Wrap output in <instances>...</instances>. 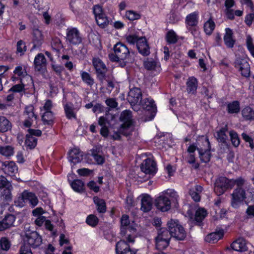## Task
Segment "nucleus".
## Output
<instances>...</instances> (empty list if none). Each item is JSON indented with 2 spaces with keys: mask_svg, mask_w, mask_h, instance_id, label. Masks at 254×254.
Returning a JSON list of instances; mask_svg holds the SVG:
<instances>
[{
  "mask_svg": "<svg viewBox=\"0 0 254 254\" xmlns=\"http://www.w3.org/2000/svg\"><path fill=\"white\" fill-rule=\"evenodd\" d=\"M230 180L225 177H220L216 179L214 190L217 195L223 194L228 189H230Z\"/></svg>",
  "mask_w": 254,
  "mask_h": 254,
  "instance_id": "nucleus-6",
  "label": "nucleus"
},
{
  "mask_svg": "<svg viewBox=\"0 0 254 254\" xmlns=\"http://www.w3.org/2000/svg\"><path fill=\"white\" fill-rule=\"evenodd\" d=\"M25 236V241L33 248L39 247L42 244V238L36 231H27Z\"/></svg>",
  "mask_w": 254,
  "mask_h": 254,
  "instance_id": "nucleus-11",
  "label": "nucleus"
},
{
  "mask_svg": "<svg viewBox=\"0 0 254 254\" xmlns=\"http://www.w3.org/2000/svg\"><path fill=\"white\" fill-rule=\"evenodd\" d=\"M15 217L11 214L6 215L0 221V231H4L13 226Z\"/></svg>",
  "mask_w": 254,
  "mask_h": 254,
  "instance_id": "nucleus-21",
  "label": "nucleus"
},
{
  "mask_svg": "<svg viewBox=\"0 0 254 254\" xmlns=\"http://www.w3.org/2000/svg\"><path fill=\"white\" fill-rule=\"evenodd\" d=\"M229 135L232 145L237 147L240 144V139L238 134L234 130H231L229 132Z\"/></svg>",
  "mask_w": 254,
  "mask_h": 254,
  "instance_id": "nucleus-47",
  "label": "nucleus"
},
{
  "mask_svg": "<svg viewBox=\"0 0 254 254\" xmlns=\"http://www.w3.org/2000/svg\"><path fill=\"white\" fill-rule=\"evenodd\" d=\"M95 19L97 25L102 28H105L109 23V20L105 13L97 16Z\"/></svg>",
  "mask_w": 254,
  "mask_h": 254,
  "instance_id": "nucleus-38",
  "label": "nucleus"
},
{
  "mask_svg": "<svg viewBox=\"0 0 254 254\" xmlns=\"http://www.w3.org/2000/svg\"><path fill=\"white\" fill-rule=\"evenodd\" d=\"M11 244L6 237H2L0 240V248L1 251H7L10 248Z\"/></svg>",
  "mask_w": 254,
  "mask_h": 254,
  "instance_id": "nucleus-53",
  "label": "nucleus"
},
{
  "mask_svg": "<svg viewBox=\"0 0 254 254\" xmlns=\"http://www.w3.org/2000/svg\"><path fill=\"white\" fill-rule=\"evenodd\" d=\"M155 206L162 212L168 211L171 208V201L165 194H162L155 199Z\"/></svg>",
  "mask_w": 254,
  "mask_h": 254,
  "instance_id": "nucleus-15",
  "label": "nucleus"
},
{
  "mask_svg": "<svg viewBox=\"0 0 254 254\" xmlns=\"http://www.w3.org/2000/svg\"><path fill=\"white\" fill-rule=\"evenodd\" d=\"M187 161L190 164L192 165L194 169H197L199 167V164L195 163V158L193 154H190L187 158Z\"/></svg>",
  "mask_w": 254,
  "mask_h": 254,
  "instance_id": "nucleus-60",
  "label": "nucleus"
},
{
  "mask_svg": "<svg viewBox=\"0 0 254 254\" xmlns=\"http://www.w3.org/2000/svg\"><path fill=\"white\" fill-rule=\"evenodd\" d=\"M215 27L214 22L210 18L204 24V31L205 33L208 35H210Z\"/></svg>",
  "mask_w": 254,
  "mask_h": 254,
  "instance_id": "nucleus-40",
  "label": "nucleus"
},
{
  "mask_svg": "<svg viewBox=\"0 0 254 254\" xmlns=\"http://www.w3.org/2000/svg\"><path fill=\"white\" fill-rule=\"evenodd\" d=\"M94 202L96 205L97 210L99 213H105L106 211V203L103 199H100L97 196L94 197Z\"/></svg>",
  "mask_w": 254,
  "mask_h": 254,
  "instance_id": "nucleus-36",
  "label": "nucleus"
},
{
  "mask_svg": "<svg viewBox=\"0 0 254 254\" xmlns=\"http://www.w3.org/2000/svg\"><path fill=\"white\" fill-rule=\"evenodd\" d=\"M228 131V127L226 125L216 132V137L219 142L226 143L228 140V136L226 132Z\"/></svg>",
  "mask_w": 254,
  "mask_h": 254,
  "instance_id": "nucleus-33",
  "label": "nucleus"
},
{
  "mask_svg": "<svg viewBox=\"0 0 254 254\" xmlns=\"http://www.w3.org/2000/svg\"><path fill=\"white\" fill-rule=\"evenodd\" d=\"M167 225L168 230L171 237L179 241L185 239L186 233L184 228L179 224L178 220L172 219L168 222Z\"/></svg>",
  "mask_w": 254,
  "mask_h": 254,
  "instance_id": "nucleus-2",
  "label": "nucleus"
},
{
  "mask_svg": "<svg viewBox=\"0 0 254 254\" xmlns=\"http://www.w3.org/2000/svg\"><path fill=\"white\" fill-rule=\"evenodd\" d=\"M26 203V201L23 196V193H22L21 195L19 196L17 198V199L15 201V205L20 207L24 206Z\"/></svg>",
  "mask_w": 254,
  "mask_h": 254,
  "instance_id": "nucleus-64",
  "label": "nucleus"
},
{
  "mask_svg": "<svg viewBox=\"0 0 254 254\" xmlns=\"http://www.w3.org/2000/svg\"><path fill=\"white\" fill-rule=\"evenodd\" d=\"M22 193L26 202H28L32 207L37 205L38 199L34 193L27 190H24Z\"/></svg>",
  "mask_w": 254,
  "mask_h": 254,
  "instance_id": "nucleus-31",
  "label": "nucleus"
},
{
  "mask_svg": "<svg viewBox=\"0 0 254 254\" xmlns=\"http://www.w3.org/2000/svg\"><path fill=\"white\" fill-rule=\"evenodd\" d=\"M44 41V36L42 32L38 29L33 30L32 33V43L33 46L31 50L40 47Z\"/></svg>",
  "mask_w": 254,
  "mask_h": 254,
  "instance_id": "nucleus-22",
  "label": "nucleus"
},
{
  "mask_svg": "<svg viewBox=\"0 0 254 254\" xmlns=\"http://www.w3.org/2000/svg\"><path fill=\"white\" fill-rule=\"evenodd\" d=\"M224 233L223 231H219L217 232L211 233L207 235L205 238L206 242L209 243H215L223 237Z\"/></svg>",
  "mask_w": 254,
  "mask_h": 254,
  "instance_id": "nucleus-32",
  "label": "nucleus"
},
{
  "mask_svg": "<svg viewBox=\"0 0 254 254\" xmlns=\"http://www.w3.org/2000/svg\"><path fill=\"white\" fill-rule=\"evenodd\" d=\"M51 45L55 50H59L62 47L61 41L58 38H55L52 40Z\"/></svg>",
  "mask_w": 254,
  "mask_h": 254,
  "instance_id": "nucleus-62",
  "label": "nucleus"
},
{
  "mask_svg": "<svg viewBox=\"0 0 254 254\" xmlns=\"http://www.w3.org/2000/svg\"><path fill=\"white\" fill-rule=\"evenodd\" d=\"M114 53L109 54V58L112 62L124 61L130 56V52L127 46L122 42H118L113 48Z\"/></svg>",
  "mask_w": 254,
  "mask_h": 254,
  "instance_id": "nucleus-1",
  "label": "nucleus"
},
{
  "mask_svg": "<svg viewBox=\"0 0 254 254\" xmlns=\"http://www.w3.org/2000/svg\"><path fill=\"white\" fill-rule=\"evenodd\" d=\"M93 12L95 18L101 15V14H105L103 12L102 6L99 4L95 5L93 7Z\"/></svg>",
  "mask_w": 254,
  "mask_h": 254,
  "instance_id": "nucleus-61",
  "label": "nucleus"
},
{
  "mask_svg": "<svg viewBox=\"0 0 254 254\" xmlns=\"http://www.w3.org/2000/svg\"><path fill=\"white\" fill-rule=\"evenodd\" d=\"M99 219L95 215L90 214L87 216L86 222L91 227H95L98 223Z\"/></svg>",
  "mask_w": 254,
  "mask_h": 254,
  "instance_id": "nucleus-55",
  "label": "nucleus"
},
{
  "mask_svg": "<svg viewBox=\"0 0 254 254\" xmlns=\"http://www.w3.org/2000/svg\"><path fill=\"white\" fill-rule=\"evenodd\" d=\"M54 114L51 111H45L42 116V120L44 125L52 126L54 123Z\"/></svg>",
  "mask_w": 254,
  "mask_h": 254,
  "instance_id": "nucleus-35",
  "label": "nucleus"
},
{
  "mask_svg": "<svg viewBox=\"0 0 254 254\" xmlns=\"http://www.w3.org/2000/svg\"><path fill=\"white\" fill-rule=\"evenodd\" d=\"M243 118L247 120L254 119V110L250 107H246L242 111Z\"/></svg>",
  "mask_w": 254,
  "mask_h": 254,
  "instance_id": "nucleus-41",
  "label": "nucleus"
},
{
  "mask_svg": "<svg viewBox=\"0 0 254 254\" xmlns=\"http://www.w3.org/2000/svg\"><path fill=\"white\" fill-rule=\"evenodd\" d=\"M141 210L144 212L149 211L152 207V200L148 195L142 196L141 201Z\"/></svg>",
  "mask_w": 254,
  "mask_h": 254,
  "instance_id": "nucleus-29",
  "label": "nucleus"
},
{
  "mask_svg": "<svg viewBox=\"0 0 254 254\" xmlns=\"http://www.w3.org/2000/svg\"><path fill=\"white\" fill-rule=\"evenodd\" d=\"M235 67L241 71L242 76L248 77L250 75V66L247 59L237 58L235 62Z\"/></svg>",
  "mask_w": 254,
  "mask_h": 254,
  "instance_id": "nucleus-14",
  "label": "nucleus"
},
{
  "mask_svg": "<svg viewBox=\"0 0 254 254\" xmlns=\"http://www.w3.org/2000/svg\"><path fill=\"white\" fill-rule=\"evenodd\" d=\"M167 42L169 44H175L178 41L176 33L172 30L169 31L166 35Z\"/></svg>",
  "mask_w": 254,
  "mask_h": 254,
  "instance_id": "nucleus-52",
  "label": "nucleus"
},
{
  "mask_svg": "<svg viewBox=\"0 0 254 254\" xmlns=\"http://www.w3.org/2000/svg\"><path fill=\"white\" fill-rule=\"evenodd\" d=\"M202 145L197 148L199 154L201 161L204 163L209 162L210 160V144L207 138L202 139Z\"/></svg>",
  "mask_w": 254,
  "mask_h": 254,
  "instance_id": "nucleus-5",
  "label": "nucleus"
},
{
  "mask_svg": "<svg viewBox=\"0 0 254 254\" xmlns=\"http://www.w3.org/2000/svg\"><path fill=\"white\" fill-rule=\"evenodd\" d=\"M206 215V211L203 208H199L196 211L194 217V221H195L197 225H200V223L205 217Z\"/></svg>",
  "mask_w": 254,
  "mask_h": 254,
  "instance_id": "nucleus-37",
  "label": "nucleus"
},
{
  "mask_svg": "<svg viewBox=\"0 0 254 254\" xmlns=\"http://www.w3.org/2000/svg\"><path fill=\"white\" fill-rule=\"evenodd\" d=\"M2 170L8 175L13 176L18 171V168L13 161H5L2 163Z\"/></svg>",
  "mask_w": 254,
  "mask_h": 254,
  "instance_id": "nucleus-19",
  "label": "nucleus"
},
{
  "mask_svg": "<svg viewBox=\"0 0 254 254\" xmlns=\"http://www.w3.org/2000/svg\"><path fill=\"white\" fill-rule=\"evenodd\" d=\"M225 33L223 37L225 45L228 48H232L236 43L234 32L233 30L229 28H225Z\"/></svg>",
  "mask_w": 254,
  "mask_h": 254,
  "instance_id": "nucleus-20",
  "label": "nucleus"
},
{
  "mask_svg": "<svg viewBox=\"0 0 254 254\" xmlns=\"http://www.w3.org/2000/svg\"><path fill=\"white\" fill-rule=\"evenodd\" d=\"M66 31V40L70 44L76 45L81 43L82 37L76 28L69 27Z\"/></svg>",
  "mask_w": 254,
  "mask_h": 254,
  "instance_id": "nucleus-8",
  "label": "nucleus"
},
{
  "mask_svg": "<svg viewBox=\"0 0 254 254\" xmlns=\"http://www.w3.org/2000/svg\"><path fill=\"white\" fill-rule=\"evenodd\" d=\"M127 129L122 126L119 128V130L117 132H115L112 135V138L114 140H120L121 139V134H123L124 135L127 136L128 135L127 132Z\"/></svg>",
  "mask_w": 254,
  "mask_h": 254,
  "instance_id": "nucleus-57",
  "label": "nucleus"
},
{
  "mask_svg": "<svg viewBox=\"0 0 254 254\" xmlns=\"http://www.w3.org/2000/svg\"><path fill=\"white\" fill-rule=\"evenodd\" d=\"M37 140L36 138L31 135L27 134L25 141V145L29 149H33L37 145Z\"/></svg>",
  "mask_w": 254,
  "mask_h": 254,
  "instance_id": "nucleus-45",
  "label": "nucleus"
},
{
  "mask_svg": "<svg viewBox=\"0 0 254 254\" xmlns=\"http://www.w3.org/2000/svg\"><path fill=\"white\" fill-rule=\"evenodd\" d=\"M84 184L80 180H75L71 183L72 189L77 192H81L84 190Z\"/></svg>",
  "mask_w": 254,
  "mask_h": 254,
  "instance_id": "nucleus-49",
  "label": "nucleus"
},
{
  "mask_svg": "<svg viewBox=\"0 0 254 254\" xmlns=\"http://www.w3.org/2000/svg\"><path fill=\"white\" fill-rule=\"evenodd\" d=\"M125 39L128 43L134 45L135 43L136 44H137L138 41L140 39V37H138L135 34H130L126 35Z\"/></svg>",
  "mask_w": 254,
  "mask_h": 254,
  "instance_id": "nucleus-58",
  "label": "nucleus"
},
{
  "mask_svg": "<svg viewBox=\"0 0 254 254\" xmlns=\"http://www.w3.org/2000/svg\"><path fill=\"white\" fill-rule=\"evenodd\" d=\"M139 104L141 105L144 110L150 111L152 116H154L157 109L153 99L149 98H144L142 101H140Z\"/></svg>",
  "mask_w": 254,
  "mask_h": 254,
  "instance_id": "nucleus-18",
  "label": "nucleus"
},
{
  "mask_svg": "<svg viewBox=\"0 0 254 254\" xmlns=\"http://www.w3.org/2000/svg\"><path fill=\"white\" fill-rule=\"evenodd\" d=\"M144 66L148 70H152L159 72L161 69L160 65L158 63L152 59H147L144 62Z\"/></svg>",
  "mask_w": 254,
  "mask_h": 254,
  "instance_id": "nucleus-28",
  "label": "nucleus"
},
{
  "mask_svg": "<svg viewBox=\"0 0 254 254\" xmlns=\"http://www.w3.org/2000/svg\"><path fill=\"white\" fill-rule=\"evenodd\" d=\"M136 47L139 53L143 56H146L149 55V47L145 37H140V39L137 42Z\"/></svg>",
  "mask_w": 254,
  "mask_h": 254,
  "instance_id": "nucleus-24",
  "label": "nucleus"
},
{
  "mask_svg": "<svg viewBox=\"0 0 254 254\" xmlns=\"http://www.w3.org/2000/svg\"><path fill=\"white\" fill-rule=\"evenodd\" d=\"M142 92L140 88L137 87L132 88L130 89L127 96V100L132 106L134 110H137L135 105L139 103L142 99Z\"/></svg>",
  "mask_w": 254,
  "mask_h": 254,
  "instance_id": "nucleus-9",
  "label": "nucleus"
},
{
  "mask_svg": "<svg viewBox=\"0 0 254 254\" xmlns=\"http://www.w3.org/2000/svg\"><path fill=\"white\" fill-rule=\"evenodd\" d=\"M92 157L97 164H103L105 161V159L103 156L98 154L95 150H92L91 154L89 155V157Z\"/></svg>",
  "mask_w": 254,
  "mask_h": 254,
  "instance_id": "nucleus-54",
  "label": "nucleus"
},
{
  "mask_svg": "<svg viewBox=\"0 0 254 254\" xmlns=\"http://www.w3.org/2000/svg\"><path fill=\"white\" fill-rule=\"evenodd\" d=\"M198 14L194 12L188 15L185 19L187 28H191L192 27H196L198 24Z\"/></svg>",
  "mask_w": 254,
  "mask_h": 254,
  "instance_id": "nucleus-25",
  "label": "nucleus"
},
{
  "mask_svg": "<svg viewBox=\"0 0 254 254\" xmlns=\"http://www.w3.org/2000/svg\"><path fill=\"white\" fill-rule=\"evenodd\" d=\"M11 189L12 187L9 185L5 187V189L1 192V196L3 200L9 201L12 199Z\"/></svg>",
  "mask_w": 254,
  "mask_h": 254,
  "instance_id": "nucleus-46",
  "label": "nucleus"
},
{
  "mask_svg": "<svg viewBox=\"0 0 254 254\" xmlns=\"http://www.w3.org/2000/svg\"><path fill=\"white\" fill-rule=\"evenodd\" d=\"M134 242V238L130 234L127 237L118 242L116 245V252L117 254H135V252L132 251L130 248L129 244Z\"/></svg>",
  "mask_w": 254,
  "mask_h": 254,
  "instance_id": "nucleus-3",
  "label": "nucleus"
},
{
  "mask_svg": "<svg viewBox=\"0 0 254 254\" xmlns=\"http://www.w3.org/2000/svg\"><path fill=\"white\" fill-rule=\"evenodd\" d=\"M64 109L67 119H71L76 118L75 114L73 112V108L71 106L67 104L64 106Z\"/></svg>",
  "mask_w": 254,
  "mask_h": 254,
  "instance_id": "nucleus-56",
  "label": "nucleus"
},
{
  "mask_svg": "<svg viewBox=\"0 0 254 254\" xmlns=\"http://www.w3.org/2000/svg\"><path fill=\"white\" fill-rule=\"evenodd\" d=\"M231 195V204L234 208L238 207L239 204L243 202L246 198V191L243 188H236Z\"/></svg>",
  "mask_w": 254,
  "mask_h": 254,
  "instance_id": "nucleus-12",
  "label": "nucleus"
},
{
  "mask_svg": "<svg viewBox=\"0 0 254 254\" xmlns=\"http://www.w3.org/2000/svg\"><path fill=\"white\" fill-rule=\"evenodd\" d=\"M0 154L5 157L12 156L14 154V148L10 145L0 146Z\"/></svg>",
  "mask_w": 254,
  "mask_h": 254,
  "instance_id": "nucleus-44",
  "label": "nucleus"
},
{
  "mask_svg": "<svg viewBox=\"0 0 254 254\" xmlns=\"http://www.w3.org/2000/svg\"><path fill=\"white\" fill-rule=\"evenodd\" d=\"M171 237H172L166 228H161L155 238L156 248L159 251L165 250L169 246Z\"/></svg>",
  "mask_w": 254,
  "mask_h": 254,
  "instance_id": "nucleus-4",
  "label": "nucleus"
},
{
  "mask_svg": "<svg viewBox=\"0 0 254 254\" xmlns=\"http://www.w3.org/2000/svg\"><path fill=\"white\" fill-rule=\"evenodd\" d=\"M83 159V152L79 149L73 148L69 152V160L74 164L80 162Z\"/></svg>",
  "mask_w": 254,
  "mask_h": 254,
  "instance_id": "nucleus-26",
  "label": "nucleus"
},
{
  "mask_svg": "<svg viewBox=\"0 0 254 254\" xmlns=\"http://www.w3.org/2000/svg\"><path fill=\"white\" fill-rule=\"evenodd\" d=\"M246 182V180L242 177H239L236 179H230V184H229L230 189H232L235 185L237 186V188H242Z\"/></svg>",
  "mask_w": 254,
  "mask_h": 254,
  "instance_id": "nucleus-48",
  "label": "nucleus"
},
{
  "mask_svg": "<svg viewBox=\"0 0 254 254\" xmlns=\"http://www.w3.org/2000/svg\"><path fill=\"white\" fill-rule=\"evenodd\" d=\"M11 128V124L4 116H0V132H5Z\"/></svg>",
  "mask_w": 254,
  "mask_h": 254,
  "instance_id": "nucleus-34",
  "label": "nucleus"
},
{
  "mask_svg": "<svg viewBox=\"0 0 254 254\" xmlns=\"http://www.w3.org/2000/svg\"><path fill=\"white\" fill-rule=\"evenodd\" d=\"M121 234L123 237H127L128 234L134 233L135 229L131 225L129 217L126 214L123 215L121 218Z\"/></svg>",
  "mask_w": 254,
  "mask_h": 254,
  "instance_id": "nucleus-7",
  "label": "nucleus"
},
{
  "mask_svg": "<svg viewBox=\"0 0 254 254\" xmlns=\"http://www.w3.org/2000/svg\"><path fill=\"white\" fill-rule=\"evenodd\" d=\"M15 74L17 75L18 76H19L21 78V82H22V78L27 76L28 78L30 79V80L32 79V78L29 75H27V72L26 71V70L22 67L21 66H17L15 68V69L13 71Z\"/></svg>",
  "mask_w": 254,
  "mask_h": 254,
  "instance_id": "nucleus-50",
  "label": "nucleus"
},
{
  "mask_svg": "<svg viewBox=\"0 0 254 254\" xmlns=\"http://www.w3.org/2000/svg\"><path fill=\"white\" fill-rule=\"evenodd\" d=\"M26 50L27 47L25 43L21 40L18 41L16 44V53L20 56H22Z\"/></svg>",
  "mask_w": 254,
  "mask_h": 254,
  "instance_id": "nucleus-51",
  "label": "nucleus"
},
{
  "mask_svg": "<svg viewBox=\"0 0 254 254\" xmlns=\"http://www.w3.org/2000/svg\"><path fill=\"white\" fill-rule=\"evenodd\" d=\"M125 17L130 21L137 20L141 18V14L133 10L126 11Z\"/></svg>",
  "mask_w": 254,
  "mask_h": 254,
  "instance_id": "nucleus-43",
  "label": "nucleus"
},
{
  "mask_svg": "<svg viewBox=\"0 0 254 254\" xmlns=\"http://www.w3.org/2000/svg\"><path fill=\"white\" fill-rule=\"evenodd\" d=\"M165 193L167 195H168L170 197H171V198H172V199H173L172 200L173 201H175L176 202L178 201V199L179 196L177 194V192L175 191L174 190H168L166 191Z\"/></svg>",
  "mask_w": 254,
  "mask_h": 254,
  "instance_id": "nucleus-63",
  "label": "nucleus"
},
{
  "mask_svg": "<svg viewBox=\"0 0 254 254\" xmlns=\"http://www.w3.org/2000/svg\"><path fill=\"white\" fill-rule=\"evenodd\" d=\"M187 84V91L189 94H194L197 87V81L196 78L192 76L188 78Z\"/></svg>",
  "mask_w": 254,
  "mask_h": 254,
  "instance_id": "nucleus-30",
  "label": "nucleus"
},
{
  "mask_svg": "<svg viewBox=\"0 0 254 254\" xmlns=\"http://www.w3.org/2000/svg\"><path fill=\"white\" fill-rule=\"evenodd\" d=\"M34 65L36 71L44 72L46 69L47 62L44 55L38 54L34 59Z\"/></svg>",
  "mask_w": 254,
  "mask_h": 254,
  "instance_id": "nucleus-16",
  "label": "nucleus"
},
{
  "mask_svg": "<svg viewBox=\"0 0 254 254\" xmlns=\"http://www.w3.org/2000/svg\"><path fill=\"white\" fill-rule=\"evenodd\" d=\"M240 110V103L237 101L229 103L227 105V111L230 114L238 113Z\"/></svg>",
  "mask_w": 254,
  "mask_h": 254,
  "instance_id": "nucleus-42",
  "label": "nucleus"
},
{
  "mask_svg": "<svg viewBox=\"0 0 254 254\" xmlns=\"http://www.w3.org/2000/svg\"><path fill=\"white\" fill-rule=\"evenodd\" d=\"M231 247L235 251L243 252L248 250V247L246 240L243 238H239L234 241Z\"/></svg>",
  "mask_w": 254,
  "mask_h": 254,
  "instance_id": "nucleus-23",
  "label": "nucleus"
},
{
  "mask_svg": "<svg viewBox=\"0 0 254 254\" xmlns=\"http://www.w3.org/2000/svg\"><path fill=\"white\" fill-rule=\"evenodd\" d=\"M242 138L246 142L249 143V146L252 150L254 148V143L253 138L250 136L246 133L243 132L242 134Z\"/></svg>",
  "mask_w": 254,
  "mask_h": 254,
  "instance_id": "nucleus-59",
  "label": "nucleus"
},
{
  "mask_svg": "<svg viewBox=\"0 0 254 254\" xmlns=\"http://www.w3.org/2000/svg\"><path fill=\"white\" fill-rule=\"evenodd\" d=\"M80 75L82 81L88 86L91 87L94 83V80L87 72L81 71Z\"/></svg>",
  "mask_w": 254,
  "mask_h": 254,
  "instance_id": "nucleus-39",
  "label": "nucleus"
},
{
  "mask_svg": "<svg viewBox=\"0 0 254 254\" xmlns=\"http://www.w3.org/2000/svg\"><path fill=\"white\" fill-rule=\"evenodd\" d=\"M141 170L146 174H154L157 170L156 163L151 159L147 158L142 164Z\"/></svg>",
  "mask_w": 254,
  "mask_h": 254,
  "instance_id": "nucleus-17",
  "label": "nucleus"
},
{
  "mask_svg": "<svg viewBox=\"0 0 254 254\" xmlns=\"http://www.w3.org/2000/svg\"><path fill=\"white\" fill-rule=\"evenodd\" d=\"M93 64L97 74V77L102 83L105 79L107 68L103 62L99 58L93 59Z\"/></svg>",
  "mask_w": 254,
  "mask_h": 254,
  "instance_id": "nucleus-13",
  "label": "nucleus"
},
{
  "mask_svg": "<svg viewBox=\"0 0 254 254\" xmlns=\"http://www.w3.org/2000/svg\"><path fill=\"white\" fill-rule=\"evenodd\" d=\"M120 120L124 122L122 127L127 129L132 123L131 112L129 110L123 111L121 115Z\"/></svg>",
  "mask_w": 254,
  "mask_h": 254,
  "instance_id": "nucleus-27",
  "label": "nucleus"
},
{
  "mask_svg": "<svg viewBox=\"0 0 254 254\" xmlns=\"http://www.w3.org/2000/svg\"><path fill=\"white\" fill-rule=\"evenodd\" d=\"M34 109L33 106L31 105L25 107L23 114L24 118L23 126L26 127H30L34 121L37 119V116L34 113Z\"/></svg>",
  "mask_w": 254,
  "mask_h": 254,
  "instance_id": "nucleus-10",
  "label": "nucleus"
}]
</instances>
